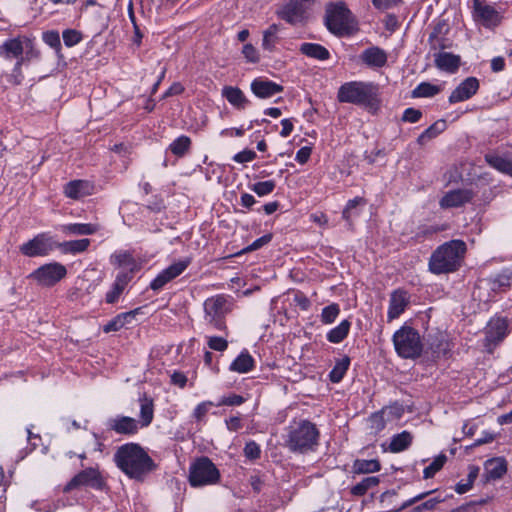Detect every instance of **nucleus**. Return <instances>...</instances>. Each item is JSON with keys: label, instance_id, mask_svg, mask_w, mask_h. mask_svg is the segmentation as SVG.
<instances>
[{"label": "nucleus", "instance_id": "f257e3e1", "mask_svg": "<svg viewBox=\"0 0 512 512\" xmlns=\"http://www.w3.org/2000/svg\"><path fill=\"white\" fill-rule=\"evenodd\" d=\"M114 462L126 476L137 481H143L156 469L153 459L137 443L119 446L114 454Z\"/></svg>", "mask_w": 512, "mask_h": 512}, {"label": "nucleus", "instance_id": "f03ea898", "mask_svg": "<svg viewBox=\"0 0 512 512\" xmlns=\"http://www.w3.org/2000/svg\"><path fill=\"white\" fill-rule=\"evenodd\" d=\"M467 252V245L461 239H453L438 246L428 262L429 271L435 275L454 273L459 270Z\"/></svg>", "mask_w": 512, "mask_h": 512}, {"label": "nucleus", "instance_id": "7ed1b4c3", "mask_svg": "<svg viewBox=\"0 0 512 512\" xmlns=\"http://www.w3.org/2000/svg\"><path fill=\"white\" fill-rule=\"evenodd\" d=\"M320 432L316 425L308 420H300L289 427L286 446L290 451L306 454L318 446Z\"/></svg>", "mask_w": 512, "mask_h": 512}, {"label": "nucleus", "instance_id": "20e7f679", "mask_svg": "<svg viewBox=\"0 0 512 512\" xmlns=\"http://www.w3.org/2000/svg\"><path fill=\"white\" fill-rule=\"evenodd\" d=\"M220 478L219 469L206 456L198 457L190 464L188 482L193 488L215 485Z\"/></svg>", "mask_w": 512, "mask_h": 512}, {"label": "nucleus", "instance_id": "39448f33", "mask_svg": "<svg viewBox=\"0 0 512 512\" xmlns=\"http://www.w3.org/2000/svg\"><path fill=\"white\" fill-rule=\"evenodd\" d=\"M393 344L397 354L405 359L419 357L423 350L420 334L410 326H402L393 335Z\"/></svg>", "mask_w": 512, "mask_h": 512}, {"label": "nucleus", "instance_id": "423d86ee", "mask_svg": "<svg viewBox=\"0 0 512 512\" xmlns=\"http://www.w3.org/2000/svg\"><path fill=\"white\" fill-rule=\"evenodd\" d=\"M325 24L335 35L348 34L353 28V17L343 2L331 4L326 9Z\"/></svg>", "mask_w": 512, "mask_h": 512}, {"label": "nucleus", "instance_id": "0eeeda50", "mask_svg": "<svg viewBox=\"0 0 512 512\" xmlns=\"http://www.w3.org/2000/svg\"><path fill=\"white\" fill-rule=\"evenodd\" d=\"M206 321L215 329L226 330L225 317L231 311V303L224 295L210 297L204 302Z\"/></svg>", "mask_w": 512, "mask_h": 512}, {"label": "nucleus", "instance_id": "6e6552de", "mask_svg": "<svg viewBox=\"0 0 512 512\" xmlns=\"http://www.w3.org/2000/svg\"><path fill=\"white\" fill-rule=\"evenodd\" d=\"M472 18L486 29H495L503 19L501 13L485 0H473Z\"/></svg>", "mask_w": 512, "mask_h": 512}, {"label": "nucleus", "instance_id": "1a4fd4ad", "mask_svg": "<svg viewBox=\"0 0 512 512\" xmlns=\"http://www.w3.org/2000/svg\"><path fill=\"white\" fill-rule=\"evenodd\" d=\"M105 486V481L101 476L99 470L94 467L86 468L78 472L64 487V492L81 487H90L96 490H102Z\"/></svg>", "mask_w": 512, "mask_h": 512}, {"label": "nucleus", "instance_id": "9d476101", "mask_svg": "<svg viewBox=\"0 0 512 512\" xmlns=\"http://www.w3.org/2000/svg\"><path fill=\"white\" fill-rule=\"evenodd\" d=\"M67 275L66 267L58 262L44 264L33 271L30 275L40 285L51 287Z\"/></svg>", "mask_w": 512, "mask_h": 512}, {"label": "nucleus", "instance_id": "9b49d317", "mask_svg": "<svg viewBox=\"0 0 512 512\" xmlns=\"http://www.w3.org/2000/svg\"><path fill=\"white\" fill-rule=\"evenodd\" d=\"M192 259L186 257L175 262L161 271L156 278L150 283V288L154 291L162 289L167 283L181 275L191 264Z\"/></svg>", "mask_w": 512, "mask_h": 512}, {"label": "nucleus", "instance_id": "f8f14e48", "mask_svg": "<svg viewBox=\"0 0 512 512\" xmlns=\"http://www.w3.org/2000/svg\"><path fill=\"white\" fill-rule=\"evenodd\" d=\"M312 3H314V0H289L278 12V16L290 24H297L304 19Z\"/></svg>", "mask_w": 512, "mask_h": 512}, {"label": "nucleus", "instance_id": "ddd939ff", "mask_svg": "<svg viewBox=\"0 0 512 512\" xmlns=\"http://www.w3.org/2000/svg\"><path fill=\"white\" fill-rule=\"evenodd\" d=\"M52 250L50 238L41 233L20 246V252L27 257L45 256Z\"/></svg>", "mask_w": 512, "mask_h": 512}, {"label": "nucleus", "instance_id": "4468645a", "mask_svg": "<svg viewBox=\"0 0 512 512\" xmlns=\"http://www.w3.org/2000/svg\"><path fill=\"white\" fill-rule=\"evenodd\" d=\"M106 426L116 434L133 436L138 433V421L129 416L117 415L107 420Z\"/></svg>", "mask_w": 512, "mask_h": 512}, {"label": "nucleus", "instance_id": "2eb2a0df", "mask_svg": "<svg viewBox=\"0 0 512 512\" xmlns=\"http://www.w3.org/2000/svg\"><path fill=\"white\" fill-rule=\"evenodd\" d=\"M378 85L372 82L352 81L343 84L337 96H377Z\"/></svg>", "mask_w": 512, "mask_h": 512}, {"label": "nucleus", "instance_id": "dca6fc26", "mask_svg": "<svg viewBox=\"0 0 512 512\" xmlns=\"http://www.w3.org/2000/svg\"><path fill=\"white\" fill-rule=\"evenodd\" d=\"M361 63L371 69H381L386 66L388 53L379 46H370L359 55Z\"/></svg>", "mask_w": 512, "mask_h": 512}, {"label": "nucleus", "instance_id": "f3484780", "mask_svg": "<svg viewBox=\"0 0 512 512\" xmlns=\"http://www.w3.org/2000/svg\"><path fill=\"white\" fill-rule=\"evenodd\" d=\"M410 303L409 295L405 290L397 289L390 294L389 307L387 312V321L400 317Z\"/></svg>", "mask_w": 512, "mask_h": 512}, {"label": "nucleus", "instance_id": "a211bd4d", "mask_svg": "<svg viewBox=\"0 0 512 512\" xmlns=\"http://www.w3.org/2000/svg\"><path fill=\"white\" fill-rule=\"evenodd\" d=\"M508 334V321L506 318L497 317L492 319L486 329L485 340L489 344H498Z\"/></svg>", "mask_w": 512, "mask_h": 512}, {"label": "nucleus", "instance_id": "6ab92c4d", "mask_svg": "<svg viewBox=\"0 0 512 512\" xmlns=\"http://www.w3.org/2000/svg\"><path fill=\"white\" fill-rule=\"evenodd\" d=\"M473 198V193L468 189H456L447 192L440 200L439 204L441 208H453L460 207L465 203H468Z\"/></svg>", "mask_w": 512, "mask_h": 512}, {"label": "nucleus", "instance_id": "aec40b11", "mask_svg": "<svg viewBox=\"0 0 512 512\" xmlns=\"http://www.w3.org/2000/svg\"><path fill=\"white\" fill-rule=\"evenodd\" d=\"M94 186L88 180H72L65 184L63 193L67 198L78 200L93 193Z\"/></svg>", "mask_w": 512, "mask_h": 512}, {"label": "nucleus", "instance_id": "412c9836", "mask_svg": "<svg viewBox=\"0 0 512 512\" xmlns=\"http://www.w3.org/2000/svg\"><path fill=\"white\" fill-rule=\"evenodd\" d=\"M25 38L23 36L6 40L0 46V56L6 59L17 58L19 60L25 50Z\"/></svg>", "mask_w": 512, "mask_h": 512}, {"label": "nucleus", "instance_id": "4be33fe9", "mask_svg": "<svg viewBox=\"0 0 512 512\" xmlns=\"http://www.w3.org/2000/svg\"><path fill=\"white\" fill-rule=\"evenodd\" d=\"M251 90L255 96H272L284 91L283 86L266 78H256L251 83Z\"/></svg>", "mask_w": 512, "mask_h": 512}, {"label": "nucleus", "instance_id": "5701e85b", "mask_svg": "<svg viewBox=\"0 0 512 512\" xmlns=\"http://www.w3.org/2000/svg\"><path fill=\"white\" fill-rule=\"evenodd\" d=\"M434 62L438 69L449 73H454L458 70L461 58L449 52H439L434 54Z\"/></svg>", "mask_w": 512, "mask_h": 512}, {"label": "nucleus", "instance_id": "b1692460", "mask_svg": "<svg viewBox=\"0 0 512 512\" xmlns=\"http://www.w3.org/2000/svg\"><path fill=\"white\" fill-rule=\"evenodd\" d=\"M484 468L486 480H498L506 474L507 462L501 457L489 459L485 462Z\"/></svg>", "mask_w": 512, "mask_h": 512}, {"label": "nucleus", "instance_id": "393cba45", "mask_svg": "<svg viewBox=\"0 0 512 512\" xmlns=\"http://www.w3.org/2000/svg\"><path fill=\"white\" fill-rule=\"evenodd\" d=\"M485 161L497 171L512 177V157L488 153L485 155Z\"/></svg>", "mask_w": 512, "mask_h": 512}, {"label": "nucleus", "instance_id": "a878e982", "mask_svg": "<svg viewBox=\"0 0 512 512\" xmlns=\"http://www.w3.org/2000/svg\"><path fill=\"white\" fill-rule=\"evenodd\" d=\"M140 402V414L138 425L140 428L148 427L154 418V403L153 400L147 397L145 394L139 399Z\"/></svg>", "mask_w": 512, "mask_h": 512}, {"label": "nucleus", "instance_id": "bb28decb", "mask_svg": "<svg viewBox=\"0 0 512 512\" xmlns=\"http://www.w3.org/2000/svg\"><path fill=\"white\" fill-rule=\"evenodd\" d=\"M60 230L66 235H93L99 226L92 223H69L61 225Z\"/></svg>", "mask_w": 512, "mask_h": 512}, {"label": "nucleus", "instance_id": "cd10ccee", "mask_svg": "<svg viewBox=\"0 0 512 512\" xmlns=\"http://www.w3.org/2000/svg\"><path fill=\"white\" fill-rule=\"evenodd\" d=\"M255 361L247 350L242 351L237 358L230 364V371L240 374L248 373L253 370Z\"/></svg>", "mask_w": 512, "mask_h": 512}, {"label": "nucleus", "instance_id": "c85d7f7f", "mask_svg": "<svg viewBox=\"0 0 512 512\" xmlns=\"http://www.w3.org/2000/svg\"><path fill=\"white\" fill-rule=\"evenodd\" d=\"M300 52L307 57L314 58L317 60H327L330 57L329 51L322 45L317 43H302L300 48Z\"/></svg>", "mask_w": 512, "mask_h": 512}, {"label": "nucleus", "instance_id": "c756f323", "mask_svg": "<svg viewBox=\"0 0 512 512\" xmlns=\"http://www.w3.org/2000/svg\"><path fill=\"white\" fill-rule=\"evenodd\" d=\"M413 441V436L408 431H402L391 438L389 444V451L392 453H400L410 447Z\"/></svg>", "mask_w": 512, "mask_h": 512}, {"label": "nucleus", "instance_id": "7c9ffc66", "mask_svg": "<svg viewBox=\"0 0 512 512\" xmlns=\"http://www.w3.org/2000/svg\"><path fill=\"white\" fill-rule=\"evenodd\" d=\"M139 309H135L133 311L125 312L118 314L113 319H111L107 324L104 325L103 331L105 333L119 331L123 328L134 316L137 314Z\"/></svg>", "mask_w": 512, "mask_h": 512}, {"label": "nucleus", "instance_id": "2f4dec72", "mask_svg": "<svg viewBox=\"0 0 512 512\" xmlns=\"http://www.w3.org/2000/svg\"><path fill=\"white\" fill-rule=\"evenodd\" d=\"M340 102L352 103L371 114H376L380 108V98H338Z\"/></svg>", "mask_w": 512, "mask_h": 512}, {"label": "nucleus", "instance_id": "473e14b6", "mask_svg": "<svg viewBox=\"0 0 512 512\" xmlns=\"http://www.w3.org/2000/svg\"><path fill=\"white\" fill-rule=\"evenodd\" d=\"M90 242V239L83 238L59 243L57 247L65 254H78L86 251L90 246Z\"/></svg>", "mask_w": 512, "mask_h": 512}, {"label": "nucleus", "instance_id": "72a5a7b5", "mask_svg": "<svg viewBox=\"0 0 512 512\" xmlns=\"http://www.w3.org/2000/svg\"><path fill=\"white\" fill-rule=\"evenodd\" d=\"M367 204V200L363 197H355L350 199L345 208L342 211V218L349 224L352 222V217L360 215L359 207H364Z\"/></svg>", "mask_w": 512, "mask_h": 512}, {"label": "nucleus", "instance_id": "f704fd0d", "mask_svg": "<svg viewBox=\"0 0 512 512\" xmlns=\"http://www.w3.org/2000/svg\"><path fill=\"white\" fill-rule=\"evenodd\" d=\"M446 127V121H436L419 135L417 142L419 143V145H425L427 142H429L430 140L437 137L440 133H442L446 129Z\"/></svg>", "mask_w": 512, "mask_h": 512}, {"label": "nucleus", "instance_id": "c9c22d12", "mask_svg": "<svg viewBox=\"0 0 512 512\" xmlns=\"http://www.w3.org/2000/svg\"><path fill=\"white\" fill-rule=\"evenodd\" d=\"M350 328L351 322L349 320L345 319L341 321L339 325L327 333V340L334 344L342 342L348 336Z\"/></svg>", "mask_w": 512, "mask_h": 512}, {"label": "nucleus", "instance_id": "e433bc0d", "mask_svg": "<svg viewBox=\"0 0 512 512\" xmlns=\"http://www.w3.org/2000/svg\"><path fill=\"white\" fill-rule=\"evenodd\" d=\"M349 366L350 358L348 356H343L341 359H338L329 373V380L332 383H339L344 378Z\"/></svg>", "mask_w": 512, "mask_h": 512}, {"label": "nucleus", "instance_id": "4c0bfd02", "mask_svg": "<svg viewBox=\"0 0 512 512\" xmlns=\"http://www.w3.org/2000/svg\"><path fill=\"white\" fill-rule=\"evenodd\" d=\"M479 88V81L475 77H468L462 81L451 96H472Z\"/></svg>", "mask_w": 512, "mask_h": 512}, {"label": "nucleus", "instance_id": "58836bf2", "mask_svg": "<svg viewBox=\"0 0 512 512\" xmlns=\"http://www.w3.org/2000/svg\"><path fill=\"white\" fill-rule=\"evenodd\" d=\"M512 282V271L505 270L499 273L495 278L490 279V288L495 292L505 291Z\"/></svg>", "mask_w": 512, "mask_h": 512}, {"label": "nucleus", "instance_id": "ea45409f", "mask_svg": "<svg viewBox=\"0 0 512 512\" xmlns=\"http://www.w3.org/2000/svg\"><path fill=\"white\" fill-rule=\"evenodd\" d=\"M378 483L379 478L376 476L365 477L351 488V494L354 496H363L370 488L378 485Z\"/></svg>", "mask_w": 512, "mask_h": 512}, {"label": "nucleus", "instance_id": "a19ab883", "mask_svg": "<svg viewBox=\"0 0 512 512\" xmlns=\"http://www.w3.org/2000/svg\"><path fill=\"white\" fill-rule=\"evenodd\" d=\"M190 146H191L190 138L182 135V136L178 137L177 139H175L170 144L169 149L174 155H176L178 157H183L190 149Z\"/></svg>", "mask_w": 512, "mask_h": 512}, {"label": "nucleus", "instance_id": "79ce46f5", "mask_svg": "<svg viewBox=\"0 0 512 512\" xmlns=\"http://www.w3.org/2000/svg\"><path fill=\"white\" fill-rule=\"evenodd\" d=\"M354 469L358 473H374L381 469L380 462L376 459L357 460Z\"/></svg>", "mask_w": 512, "mask_h": 512}, {"label": "nucleus", "instance_id": "37998d69", "mask_svg": "<svg viewBox=\"0 0 512 512\" xmlns=\"http://www.w3.org/2000/svg\"><path fill=\"white\" fill-rule=\"evenodd\" d=\"M447 461L444 454L438 455L423 471L424 479L432 478L438 471H440Z\"/></svg>", "mask_w": 512, "mask_h": 512}, {"label": "nucleus", "instance_id": "c03bdc74", "mask_svg": "<svg viewBox=\"0 0 512 512\" xmlns=\"http://www.w3.org/2000/svg\"><path fill=\"white\" fill-rule=\"evenodd\" d=\"M278 26L276 24H272L269 26L267 30L263 33L262 47L265 50L271 51L277 40Z\"/></svg>", "mask_w": 512, "mask_h": 512}, {"label": "nucleus", "instance_id": "a18cd8bd", "mask_svg": "<svg viewBox=\"0 0 512 512\" xmlns=\"http://www.w3.org/2000/svg\"><path fill=\"white\" fill-rule=\"evenodd\" d=\"M213 406H216V404L212 401H203L199 403L193 410L192 418L198 423H205L206 415Z\"/></svg>", "mask_w": 512, "mask_h": 512}, {"label": "nucleus", "instance_id": "49530a36", "mask_svg": "<svg viewBox=\"0 0 512 512\" xmlns=\"http://www.w3.org/2000/svg\"><path fill=\"white\" fill-rule=\"evenodd\" d=\"M340 313V307L336 303H332L322 309L320 318L323 324L333 323Z\"/></svg>", "mask_w": 512, "mask_h": 512}, {"label": "nucleus", "instance_id": "de8ad7c7", "mask_svg": "<svg viewBox=\"0 0 512 512\" xmlns=\"http://www.w3.org/2000/svg\"><path fill=\"white\" fill-rule=\"evenodd\" d=\"M276 187V182L274 180H266L253 184L251 186V190L255 192L258 196L263 197L271 194Z\"/></svg>", "mask_w": 512, "mask_h": 512}, {"label": "nucleus", "instance_id": "09e8293b", "mask_svg": "<svg viewBox=\"0 0 512 512\" xmlns=\"http://www.w3.org/2000/svg\"><path fill=\"white\" fill-rule=\"evenodd\" d=\"M441 92V89L437 85L430 83H421L412 92V96H435Z\"/></svg>", "mask_w": 512, "mask_h": 512}, {"label": "nucleus", "instance_id": "8fccbe9b", "mask_svg": "<svg viewBox=\"0 0 512 512\" xmlns=\"http://www.w3.org/2000/svg\"><path fill=\"white\" fill-rule=\"evenodd\" d=\"M64 44L67 47H73L80 43L83 39L82 33L75 29H67L62 34Z\"/></svg>", "mask_w": 512, "mask_h": 512}, {"label": "nucleus", "instance_id": "3c124183", "mask_svg": "<svg viewBox=\"0 0 512 512\" xmlns=\"http://www.w3.org/2000/svg\"><path fill=\"white\" fill-rule=\"evenodd\" d=\"M111 263L121 266H130L134 264L132 255L127 251L116 252L111 256Z\"/></svg>", "mask_w": 512, "mask_h": 512}, {"label": "nucleus", "instance_id": "603ef678", "mask_svg": "<svg viewBox=\"0 0 512 512\" xmlns=\"http://www.w3.org/2000/svg\"><path fill=\"white\" fill-rule=\"evenodd\" d=\"M39 57L40 51L35 47L33 40L29 39L28 37L25 38V50L19 59H24L25 63L26 61L38 59Z\"/></svg>", "mask_w": 512, "mask_h": 512}, {"label": "nucleus", "instance_id": "864d4df0", "mask_svg": "<svg viewBox=\"0 0 512 512\" xmlns=\"http://www.w3.org/2000/svg\"><path fill=\"white\" fill-rule=\"evenodd\" d=\"M428 42L431 50H444L451 47V43L446 36L429 37Z\"/></svg>", "mask_w": 512, "mask_h": 512}, {"label": "nucleus", "instance_id": "5fc2aeb1", "mask_svg": "<svg viewBox=\"0 0 512 512\" xmlns=\"http://www.w3.org/2000/svg\"><path fill=\"white\" fill-rule=\"evenodd\" d=\"M244 455L247 459L257 460L261 456L260 446L255 441H249L245 444Z\"/></svg>", "mask_w": 512, "mask_h": 512}, {"label": "nucleus", "instance_id": "6e6d98bb", "mask_svg": "<svg viewBox=\"0 0 512 512\" xmlns=\"http://www.w3.org/2000/svg\"><path fill=\"white\" fill-rule=\"evenodd\" d=\"M245 402L243 396L238 394H231L229 396L222 397L216 406H240Z\"/></svg>", "mask_w": 512, "mask_h": 512}, {"label": "nucleus", "instance_id": "4d7b16f0", "mask_svg": "<svg viewBox=\"0 0 512 512\" xmlns=\"http://www.w3.org/2000/svg\"><path fill=\"white\" fill-rule=\"evenodd\" d=\"M43 41L50 47L59 49L61 46L60 36L57 31H47L43 34Z\"/></svg>", "mask_w": 512, "mask_h": 512}, {"label": "nucleus", "instance_id": "13d9d810", "mask_svg": "<svg viewBox=\"0 0 512 512\" xmlns=\"http://www.w3.org/2000/svg\"><path fill=\"white\" fill-rule=\"evenodd\" d=\"M208 346L210 349L223 352L228 347V342L222 337L212 336L208 338Z\"/></svg>", "mask_w": 512, "mask_h": 512}, {"label": "nucleus", "instance_id": "bf43d9fd", "mask_svg": "<svg viewBox=\"0 0 512 512\" xmlns=\"http://www.w3.org/2000/svg\"><path fill=\"white\" fill-rule=\"evenodd\" d=\"M23 63H24V59L17 60L15 66H14L13 72L9 76V79H8V81L11 84H14V85L21 84V82H22V80L24 78L23 74H22V71H21V66L23 65Z\"/></svg>", "mask_w": 512, "mask_h": 512}, {"label": "nucleus", "instance_id": "052dcab7", "mask_svg": "<svg viewBox=\"0 0 512 512\" xmlns=\"http://www.w3.org/2000/svg\"><path fill=\"white\" fill-rule=\"evenodd\" d=\"M444 500L445 499L440 496L430 498V499L426 500L425 502L421 503L420 505L415 506L414 512H421L423 510H432L436 507L437 504L443 502Z\"/></svg>", "mask_w": 512, "mask_h": 512}, {"label": "nucleus", "instance_id": "680f3d73", "mask_svg": "<svg viewBox=\"0 0 512 512\" xmlns=\"http://www.w3.org/2000/svg\"><path fill=\"white\" fill-rule=\"evenodd\" d=\"M257 157L255 151L250 149H244L243 151L235 154L233 160L237 163H248L253 161Z\"/></svg>", "mask_w": 512, "mask_h": 512}, {"label": "nucleus", "instance_id": "e2e57ef3", "mask_svg": "<svg viewBox=\"0 0 512 512\" xmlns=\"http://www.w3.org/2000/svg\"><path fill=\"white\" fill-rule=\"evenodd\" d=\"M422 117V113L420 110L414 108H407L402 116V120L404 122L416 123Z\"/></svg>", "mask_w": 512, "mask_h": 512}, {"label": "nucleus", "instance_id": "0e129e2a", "mask_svg": "<svg viewBox=\"0 0 512 512\" xmlns=\"http://www.w3.org/2000/svg\"><path fill=\"white\" fill-rule=\"evenodd\" d=\"M242 53L249 62L255 63L259 60L258 52L252 44H245Z\"/></svg>", "mask_w": 512, "mask_h": 512}, {"label": "nucleus", "instance_id": "69168bd1", "mask_svg": "<svg viewBox=\"0 0 512 512\" xmlns=\"http://www.w3.org/2000/svg\"><path fill=\"white\" fill-rule=\"evenodd\" d=\"M124 290H122L121 288L115 286L114 284L112 285V288L110 291H108L105 295V301L106 303L108 304H113L115 302L118 301L119 297L121 296V294L123 293Z\"/></svg>", "mask_w": 512, "mask_h": 512}, {"label": "nucleus", "instance_id": "338daca9", "mask_svg": "<svg viewBox=\"0 0 512 512\" xmlns=\"http://www.w3.org/2000/svg\"><path fill=\"white\" fill-rule=\"evenodd\" d=\"M146 207L150 211L158 213L165 208V204L161 197L155 196L152 200L149 201Z\"/></svg>", "mask_w": 512, "mask_h": 512}, {"label": "nucleus", "instance_id": "774afa93", "mask_svg": "<svg viewBox=\"0 0 512 512\" xmlns=\"http://www.w3.org/2000/svg\"><path fill=\"white\" fill-rule=\"evenodd\" d=\"M311 152L312 149L310 147H302L297 151L295 160L300 164H305L309 160Z\"/></svg>", "mask_w": 512, "mask_h": 512}]
</instances>
